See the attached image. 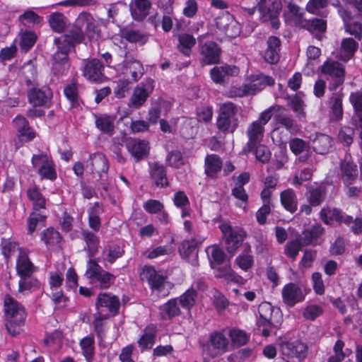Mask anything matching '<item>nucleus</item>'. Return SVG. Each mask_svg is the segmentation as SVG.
<instances>
[{"label": "nucleus", "instance_id": "cd10ccee", "mask_svg": "<svg viewBox=\"0 0 362 362\" xmlns=\"http://www.w3.org/2000/svg\"><path fill=\"white\" fill-rule=\"evenodd\" d=\"M357 47L358 43L353 38H344L337 52V57L343 62H348L353 57Z\"/></svg>", "mask_w": 362, "mask_h": 362}, {"label": "nucleus", "instance_id": "4468645a", "mask_svg": "<svg viewBox=\"0 0 362 362\" xmlns=\"http://www.w3.org/2000/svg\"><path fill=\"white\" fill-rule=\"evenodd\" d=\"M55 45L57 50L52 57L54 61L52 70L54 74L63 75L68 71L69 66L68 54L70 49L66 48V47L59 45V44Z\"/></svg>", "mask_w": 362, "mask_h": 362}, {"label": "nucleus", "instance_id": "9b49d317", "mask_svg": "<svg viewBox=\"0 0 362 362\" xmlns=\"http://www.w3.org/2000/svg\"><path fill=\"white\" fill-rule=\"evenodd\" d=\"M81 71L82 75L90 82H102L105 78L104 66L98 59L85 61Z\"/></svg>", "mask_w": 362, "mask_h": 362}, {"label": "nucleus", "instance_id": "58836bf2", "mask_svg": "<svg viewBox=\"0 0 362 362\" xmlns=\"http://www.w3.org/2000/svg\"><path fill=\"white\" fill-rule=\"evenodd\" d=\"M124 73L129 71L131 75V83L136 82L141 78L144 74V67L141 63L134 59L133 57H130L126 62V65L122 71Z\"/></svg>", "mask_w": 362, "mask_h": 362}, {"label": "nucleus", "instance_id": "864d4df0", "mask_svg": "<svg viewBox=\"0 0 362 362\" xmlns=\"http://www.w3.org/2000/svg\"><path fill=\"white\" fill-rule=\"evenodd\" d=\"M244 151L253 153L256 159L262 163H267L272 156L269 148L267 146L260 144H256L252 151H247V146H245Z\"/></svg>", "mask_w": 362, "mask_h": 362}, {"label": "nucleus", "instance_id": "603ef678", "mask_svg": "<svg viewBox=\"0 0 362 362\" xmlns=\"http://www.w3.org/2000/svg\"><path fill=\"white\" fill-rule=\"evenodd\" d=\"M124 254L123 249L117 245H108L103 251V259L105 262L112 264L115 260L121 257Z\"/></svg>", "mask_w": 362, "mask_h": 362}, {"label": "nucleus", "instance_id": "a18cd8bd", "mask_svg": "<svg viewBox=\"0 0 362 362\" xmlns=\"http://www.w3.org/2000/svg\"><path fill=\"white\" fill-rule=\"evenodd\" d=\"M102 212L103 209L98 202H95L88 211L89 226L95 231H98L100 228L101 222L99 214Z\"/></svg>", "mask_w": 362, "mask_h": 362}, {"label": "nucleus", "instance_id": "0e129e2a", "mask_svg": "<svg viewBox=\"0 0 362 362\" xmlns=\"http://www.w3.org/2000/svg\"><path fill=\"white\" fill-rule=\"evenodd\" d=\"M174 204L176 206L182 209V217H186L189 215V210L187 209V206H189V202L187 196L184 192L180 191L174 195Z\"/></svg>", "mask_w": 362, "mask_h": 362}, {"label": "nucleus", "instance_id": "ddd939ff", "mask_svg": "<svg viewBox=\"0 0 362 362\" xmlns=\"http://www.w3.org/2000/svg\"><path fill=\"white\" fill-rule=\"evenodd\" d=\"M274 82V79L269 76L262 74L255 76L249 83L242 86L243 95H254L267 86H273Z\"/></svg>", "mask_w": 362, "mask_h": 362}, {"label": "nucleus", "instance_id": "774afa93", "mask_svg": "<svg viewBox=\"0 0 362 362\" xmlns=\"http://www.w3.org/2000/svg\"><path fill=\"white\" fill-rule=\"evenodd\" d=\"M1 253L6 259H9L16 251L18 250L20 252V250H23L18 247L16 243L6 238L1 240Z\"/></svg>", "mask_w": 362, "mask_h": 362}, {"label": "nucleus", "instance_id": "6e6552de", "mask_svg": "<svg viewBox=\"0 0 362 362\" xmlns=\"http://www.w3.org/2000/svg\"><path fill=\"white\" fill-rule=\"evenodd\" d=\"M154 81L147 78L145 82L136 86L129 99V106L135 109L142 106L154 89Z\"/></svg>", "mask_w": 362, "mask_h": 362}, {"label": "nucleus", "instance_id": "6ab92c4d", "mask_svg": "<svg viewBox=\"0 0 362 362\" xmlns=\"http://www.w3.org/2000/svg\"><path fill=\"white\" fill-rule=\"evenodd\" d=\"M267 47L264 51V59L269 64L277 63L280 59L281 40L276 36H270L267 41Z\"/></svg>", "mask_w": 362, "mask_h": 362}, {"label": "nucleus", "instance_id": "5701e85b", "mask_svg": "<svg viewBox=\"0 0 362 362\" xmlns=\"http://www.w3.org/2000/svg\"><path fill=\"white\" fill-rule=\"evenodd\" d=\"M152 4L149 0H132L129 5L132 18L141 21L149 14Z\"/></svg>", "mask_w": 362, "mask_h": 362}, {"label": "nucleus", "instance_id": "c756f323", "mask_svg": "<svg viewBox=\"0 0 362 362\" xmlns=\"http://www.w3.org/2000/svg\"><path fill=\"white\" fill-rule=\"evenodd\" d=\"M83 40V35L81 32L76 30H69L64 35L56 37L54 40V44H59L66 47L69 49H71L75 44L80 43Z\"/></svg>", "mask_w": 362, "mask_h": 362}, {"label": "nucleus", "instance_id": "2eb2a0df", "mask_svg": "<svg viewBox=\"0 0 362 362\" xmlns=\"http://www.w3.org/2000/svg\"><path fill=\"white\" fill-rule=\"evenodd\" d=\"M28 100L33 106L49 107L52 98V90L47 86L33 88L28 94Z\"/></svg>", "mask_w": 362, "mask_h": 362}, {"label": "nucleus", "instance_id": "13d9d810", "mask_svg": "<svg viewBox=\"0 0 362 362\" xmlns=\"http://www.w3.org/2000/svg\"><path fill=\"white\" fill-rule=\"evenodd\" d=\"M49 23L54 31L62 33L66 26V18L63 13H53L49 16Z\"/></svg>", "mask_w": 362, "mask_h": 362}, {"label": "nucleus", "instance_id": "f03ea898", "mask_svg": "<svg viewBox=\"0 0 362 362\" xmlns=\"http://www.w3.org/2000/svg\"><path fill=\"white\" fill-rule=\"evenodd\" d=\"M238 108L232 103H223L220 106L216 119V127L224 134H233L238 126Z\"/></svg>", "mask_w": 362, "mask_h": 362}, {"label": "nucleus", "instance_id": "f3484780", "mask_svg": "<svg viewBox=\"0 0 362 362\" xmlns=\"http://www.w3.org/2000/svg\"><path fill=\"white\" fill-rule=\"evenodd\" d=\"M13 124L18 131V136L21 141L28 142L35 137V133L31 129L28 120L21 115L13 119Z\"/></svg>", "mask_w": 362, "mask_h": 362}, {"label": "nucleus", "instance_id": "338daca9", "mask_svg": "<svg viewBox=\"0 0 362 362\" xmlns=\"http://www.w3.org/2000/svg\"><path fill=\"white\" fill-rule=\"evenodd\" d=\"M229 336L233 344L238 347L245 345L249 339V336L247 333L240 329H231L229 332Z\"/></svg>", "mask_w": 362, "mask_h": 362}, {"label": "nucleus", "instance_id": "49530a36", "mask_svg": "<svg viewBox=\"0 0 362 362\" xmlns=\"http://www.w3.org/2000/svg\"><path fill=\"white\" fill-rule=\"evenodd\" d=\"M18 21L25 27L33 28L42 23V18L33 11L27 10L18 16Z\"/></svg>", "mask_w": 362, "mask_h": 362}, {"label": "nucleus", "instance_id": "e433bc0d", "mask_svg": "<svg viewBox=\"0 0 362 362\" xmlns=\"http://www.w3.org/2000/svg\"><path fill=\"white\" fill-rule=\"evenodd\" d=\"M280 200L284 208L291 212L295 213L298 209V199L296 192L292 189L284 190L280 194Z\"/></svg>", "mask_w": 362, "mask_h": 362}, {"label": "nucleus", "instance_id": "4d7b16f0", "mask_svg": "<svg viewBox=\"0 0 362 362\" xmlns=\"http://www.w3.org/2000/svg\"><path fill=\"white\" fill-rule=\"evenodd\" d=\"M196 246L197 245L194 240H187L184 241L180 247V252L181 255L185 257H189V256L193 257L192 264L194 266L198 265Z\"/></svg>", "mask_w": 362, "mask_h": 362}, {"label": "nucleus", "instance_id": "9d476101", "mask_svg": "<svg viewBox=\"0 0 362 362\" xmlns=\"http://www.w3.org/2000/svg\"><path fill=\"white\" fill-rule=\"evenodd\" d=\"M306 294L303 286L296 283L286 284L281 291L283 302L290 307L303 301Z\"/></svg>", "mask_w": 362, "mask_h": 362}, {"label": "nucleus", "instance_id": "dca6fc26", "mask_svg": "<svg viewBox=\"0 0 362 362\" xmlns=\"http://www.w3.org/2000/svg\"><path fill=\"white\" fill-rule=\"evenodd\" d=\"M76 28L83 35L86 33L89 37H93L98 33L96 21L88 13H81L75 22Z\"/></svg>", "mask_w": 362, "mask_h": 362}, {"label": "nucleus", "instance_id": "2f4dec72", "mask_svg": "<svg viewBox=\"0 0 362 362\" xmlns=\"http://www.w3.org/2000/svg\"><path fill=\"white\" fill-rule=\"evenodd\" d=\"M257 324L262 335L268 337L271 333L276 334L281 326L282 320L280 318H259Z\"/></svg>", "mask_w": 362, "mask_h": 362}, {"label": "nucleus", "instance_id": "c9c22d12", "mask_svg": "<svg viewBox=\"0 0 362 362\" xmlns=\"http://www.w3.org/2000/svg\"><path fill=\"white\" fill-rule=\"evenodd\" d=\"M342 98L343 94L337 92L329 99L330 119L332 121H338L342 118Z\"/></svg>", "mask_w": 362, "mask_h": 362}, {"label": "nucleus", "instance_id": "7c9ffc66", "mask_svg": "<svg viewBox=\"0 0 362 362\" xmlns=\"http://www.w3.org/2000/svg\"><path fill=\"white\" fill-rule=\"evenodd\" d=\"M238 69L235 66L225 65L222 66H215L210 71V76L212 81L216 83H222L224 82L227 76H234L238 74Z\"/></svg>", "mask_w": 362, "mask_h": 362}, {"label": "nucleus", "instance_id": "72a5a7b5", "mask_svg": "<svg viewBox=\"0 0 362 362\" xmlns=\"http://www.w3.org/2000/svg\"><path fill=\"white\" fill-rule=\"evenodd\" d=\"M144 334L138 340V344L141 351L151 349L154 345L157 333L156 327L153 325H150L144 329Z\"/></svg>", "mask_w": 362, "mask_h": 362}, {"label": "nucleus", "instance_id": "423d86ee", "mask_svg": "<svg viewBox=\"0 0 362 362\" xmlns=\"http://www.w3.org/2000/svg\"><path fill=\"white\" fill-rule=\"evenodd\" d=\"M321 71L332 79V82L329 83L330 90H336L343 84L345 78V68L341 63L328 59L322 64Z\"/></svg>", "mask_w": 362, "mask_h": 362}, {"label": "nucleus", "instance_id": "f257e3e1", "mask_svg": "<svg viewBox=\"0 0 362 362\" xmlns=\"http://www.w3.org/2000/svg\"><path fill=\"white\" fill-rule=\"evenodd\" d=\"M274 107H270L262 112L258 119L249 124L246 134L248 141L246 144L247 151H252L256 144H260L264 138V126L269 122L273 115Z\"/></svg>", "mask_w": 362, "mask_h": 362}, {"label": "nucleus", "instance_id": "a19ab883", "mask_svg": "<svg viewBox=\"0 0 362 362\" xmlns=\"http://www.w3.org/2000/svg\"><path fill=\"white\" fill-rule=\"evenodd\" d=\"M222 168L221 158L216 154L208 155L205 158V173L211 178L216 177Z\"/></svg>", "mask_w": 362, "mask_h": 362}, {"label": "nucleus", "instance_id": "39448f33", "mask_svg": "<svg viewBox=\"0 0 362 362\" xmlns=\"http://www.w3.org/2000/svg\"><path fill=\"white\" fill-rule=\"evenodd\" d=\"M219 228L226 244V250L233 255L242 245L246 237V233L241 228L232 227L228 223H223Z\"/></svg>", "mask_w": 362, "mask_h": 362}, {"label": "nucleus", "instance_id": "e2e57ef3", "mask_svg": "<svg viewBox=\"0 0 362 362\" xmlns=\"http://www.w3.org/2000/svg\"><path fill=\"white\" fill-rule=\"evenodd\" d=\"M62 237L59 233L52 228H47L41 234V240L47 246H54L60 243Z\"/></svg>", "mask_w": 362, "mask_h": 362}, {"label": "nucleus", "instance_id": "f8f14e48", "mask_svg": "<svg viewBox=\"0 0 362 362\" xmlns=\"http://www.w3.org/2000/svg\"><path fill=\"white\" fill-rule=\"evenodd\" d=\"M285 4L283 16L287 24L300 26L304 21V10L293 3V0H283Z\"/></svg>", "mask_w": 362, "mask_h": 362}, {"label": "nucleus", "instance_id": "09e8293b", "mask_svg": "<svg viewBox=\"0 0 362 362\" xmlns=\"http://www.w3.org/2000/svg\"><path fill=\"white\" fill-rule=\"evenodd\" d=\"M18 282V292L27 293L40 287L38 280L31 276H21Z\"/></svg>", "mask_w": 362, "mask_h": 362}, {"label": "nucleus", "instance_id": "69168bd1", "mask_svg": "<svg viewBox=\"0 0 362 362\" xmlns=\"http://www.w3.org/2000/svg\"><path fill=\"white\" fill-rule=\"evenodd\" d=\"M122 36L129 42L139 43L140 45L145 44L148 40L147 35L134 30H128L123 32Z\"/></svg>", "mask_w": 362, "mask_h": 362}, {"label": "nucleus", "instance_id": "37998d69", "mask_svg": "<svg viewBox=\"0 0 362 362\" xmlns=\"http://www.w3.org/2000/svg\"><path fill=\"white\" fill-rule=\"evenodd\" d=\"M115 119L110 116L101 115L95 116V124L96 127L103 133L112 135L114 133Z\"/></svg>", "mask_w": 362, "mask_h": 362}, {"label": "nucleus", "instance_id": "5fc2aeb1", "mask_svg": "<svg viewBox=\"0 0 362 362\" xmlns=\"http://www.w3.org/2000/svg\"><path fill=\"white\" fill-rule=\"evenodd\" d=\"M20 46L21 48L27 52L30 49L35 43L37 40V35L32 30H28L21 29L20 33Z\"/></svg>", "mask_w": 362, "mask_h": 362}, {"label": "nucleus", "instance_id": "680f3d73", "mask_svg": "<svg viewBox=\"0 0 362 362\" xmlns=\"http://www.w3.org/2000/svg\"><path fill=\"white\" fill-rule=\"evenodd\" d=\"M115 279V276L113 274L103 270L92 280V282L98 284L100 288H107L114 283Z\"/></svg>", "mask_w": 362, "mask_h": 362}, {"label": "nucleus", "instance_id": "4be33fe9", "mask_svg": "<svg viewBox=\"0 0 362 362\" xmlns=\"http://www.w3.org/2000/svg\"><path fill=\"white\" fill-rule=\"evenodd\" d=\"M289 147L291 152L298 156L300 162L306 161L311 156L309 143L302 139L294 137L289 141Z\"/></svg>", "mask_w": 362, "mask_h": 362}, {"label": "nucleus", "instance_id": "0eeeda50", "mask_svg": "<svg viewBox=\"0 0 362 362\" xmlns=\"http://www.w3.org/2000/svg\"><path fill=\"white\" fill-rule=\"evenodd\" d=\"M204 36L199 38L200 63L202 66L219 63L221 54L220 47L214 42H202Z\"/></svg>", "mask_w": 362, "mask_h": 362}, {"label": "nucleus", "instance_id": "ea45409f", "mask_svg": "<svg viewBox=\"0 0 362 362\" xmlns=\"http://www.w3.org/2000/svg\"><path fill=\"white\" fill-rule=\"evenodd\" d=\"M82 239L86 243L85 250H88V256L92 257L95 255L98 250L100 244L99 238L93 232L88 230H82Z\"/></svg>", "mask_w": 362, "mask_h": 362}, {"label": "nucleus", "instance_id": "1a4fd4ad", "mask_svg": "<svg viewBox=\"0 0 362 362\" xmlns=\"http://www.w3.org/2000/svg\"><path fill=\"white\" fill-rule=\"evenodd\" d=\"M140 279L146 281L151 288L158 293H162L165 288V276L158 274L153 266L145 265L140 272Z\"/></svg>", "mask_w": 362, "mask_h": 362}, {"label": "nucleus", "instance_id": "c03bdc74", "mask_svg": "<svg viewBox=\"0 0 362 362\" xmlns=\"http://www.w3.org/2000/svg\"><path fill=\"white\" fill-rule=\"evenodd\" d=\"M83 356L87 362H92L95 354V339L93 336H88L80 341Z\"/></svg>", "mask_w": 362, "mask_h": 362}, {"label": "nucleus", "instance_id": "4c0bfd02", "mask_svg": "<svg viewBox=\"0 0 362 362\" xmlns=\"http://www.w3.org/2000/svg\"><path fill=\"white\" fill-rule=\"evenodd\" d=\"M313 151L319 154H325L329 152L332 146L331 137L324 134H317L312 140Z\"/></svg>", "mask_w": 362, "mask_h": 362}, {"label": "nucleus", "instance_id": "052dcab7", "mask_svg": "<svg viewBox=\"0 0 362 362\" xmlns=\"http://www.w3.org/2000/svg\"><path fill=\"white\" fill-rule=\"evenodd\" d=\"M197 296V291L193 288H189L180 296L179 298V303L182 305L183 309L189 311L195 303Z\"/></svg>", "mask_w": 362, "mask_h": 362}, {"label": "nucleus", "instance_id": "bf43d9fd", "mask_svg": "<svg viewBox=\"0 0 362 362\" xmlns=\"http://www.w3.org/2000/svg\"><path fill=\"white\" fill-rule=\"evenodd\" d=\"M64 93L66 98L71 103V107L72 108L77 107L79 106L78 86L76 83H71L67 84L64 89Z\"/></svg>", "mask_w": 362, "mask_h": 362}, {"label": "nucleus", "instance_id": "a211bd4d", "mask_svg": "<svg viewBox=\"0 0 362 362\" xmlns=\"http://www.w3.org/2000/svg\"><path fill=\"white\" fill-rule=\"evenodd\" d=\"M341 175L345 185H352L358 177L357 165L351 160V158L346 156L341 162Z\"/></svg>", "mask_w": 362, "mask_h": 362}, {"label": "nucleus", "instance_id": "393cba45", "mask_svg": "<svg viewBox=\"0 0 362 362\" xmlns=\"http://www.w3.org/2000/svg\"><path fill=\"white\" fill-rule=\"evenodd\" d=\"M281 8V0H269L267 3L264 2L258 8L261 14V20L266 22L271 18L278 17Z\"/></svg>", "mask_w": 362, "mask_h": 362}, {"label": "nucleus", "instance_id": "7ed1b4c3", "mask_svg": "<svg viewBox=\"0 0 362 362\" xmlns=\"http://www.w3.org/2000/svg\"><path fill=\"white\" fill-rule=\"evenodd\" d=\"M275 110L273 111L274 121L276 127L272 132V139L273 142L278 146L285 144V139L281 134V127H284L289 132L295 131L296 129V122L292 117L286 111V110L280 106H274Z\"/></svg>", "mask_w": 362, "mask_h": 362}, {"label": "nucleus", "instance_id": "f704fd0d", "mask_svg": "<svg viewBox=\"0 0 362 362\" xmlns=\"http://www.w3.org/2000/svg\"><path fill=\"white\" fill-rule=\"evenodd\" d=\"M209 341L217 354H223L228 351L229 341L223 332H214L211 333Z\"/></svg>", "mask_w": 362, "mask_h": 362}, {"label": "nucleus", "instance_id": "473e14b6", "mask_svg": "<svg viewBox=\"0 0 362 362\" xmlns=\"http://www.w3.org/2000/svg\"><path fill=\"white\" fill-rule=\"evenodd\" d=\"M4 308L7 317L27 315L25 308L16 300L7 295L4 298Z\"/></svg>", "mask_w": 362, "mask_h": 362}, {"label": "nucleus", "instance_id": "412c9836", "mask_svg": "<svg viewBox=\"0 0 362 362\" xmlns=\"http://www.w3.org/2000/svg\"><path fill=\"white\" fill-rule=\"evenodd\" d=\"M126 146L136 161L148 156V143L144 140L128 139L126 141Z\"/></svg>", "mask_w": 362, "mask_h": 362}, {"label": "nucleus", "instance_id": "3c124183", "mask_svg": "<svg viewBox=\"0 0 362 362\" xmlns=\"http://www.w3.org/2000/svg\"><path fill=\"white\" fill-rule=\"evenodd\" d=\"M206 252L209 257L211 267H214L215 264L219 265L222 264L226 257L224 252L217 245H211L206 248Z\"/></svg>", "mask_w": 362, "mask_h": 362}, {"label": "nucleus", "instance_id": "79ce46f5", "mask_svg": "<svg viewBox=\"0 0 362 362\" xmlns=\"http://www.w3.org/2000/svg\"><path fill=\"white\" fill-rule=\"evenodd\" d=\"M323 233L324 228L320 224H315L303 231L300 240L305 245L315 244Z\"/></svg>", "mask_w": 362, "mask_h": 362}, {"label": "nucleus", "instance_id": "b1692460", "mask_svg": "<svg viewBox=\"0 0 362 362\" xmlns=\"http://www.w3.org/2000/svg\"><path fill=\"white\" fill-rule=\"evenodd\" d=\"M149 173L153 183L158 187L168 186L167 173L165 166L159 163L149 164Z\"/></svg>", "mask_w": 362, "mask_h": 362}, {"label": "nucleus", "instance_id": "aec40b11", "mask_svg": "<svg viewBox=\"0 0 362 362\" xmlns=\"http://www.w3.org/2000/svg\"><path fill=\"white\" fill-rule=\"evenodd\" d=\"M320 218L326 224H331L333 220L339 223L349 224L352 217L344 214L341 210L336 208L324 207L320 211Z\"/></svg>", "mask_w": 362, "mask_h": 362}, {"label": "nucleus", "instance_id": "c85d7f7f", "mask_svg": "<svg viewBox=\"0 0 362 362\" xmlns=\"http://www.w3.org/2000/svg\"><path fill=\"white\" fill-rule=\"evenodd\" d=\"M96 307L107 308L111 313L116 315L120 307L119 298L107 293H100L97 298Z\"/></svg>", "mask_w": 362, "mask_h": 362}, {"label": "nucleus", "instance_id": "bb28decb", "mask_svg": "<svg viewBox=\"0 0 362 362\" xmlns=\"http://www.w3.org/2000/svg\"><path fill=\"white\" fill-rule=\"evenodd\" d=\"M90 165L93 173H97L100 177L109 170V163L104 154L95 153L90 156Z\"/></svg>", "mask_w": 362, "mask_h": 362}, {"label": "nucleus", "instance_id": "6e6d98bb", "mask_svg": "<svg viewBox=\"0 0 362 362\" xmlns=\"http://www.w3.org/2000/svg\"><path fill=\"white\" fill-rule=\"evenodd\" d=\"M178 49L185 56H189L192 47L195 45V38L189 34H182L179 36Z\"/></svg>", "mask_w": 362, "mask_h": 362}, {"label": "nucleus", "instance_id": "8fccbe9b", "mask_svg": "<svg viewBox=\"0 0 362 362\" xmlns=\"http://www.w3.org/2000/svg\"><path fill=\"white\" fill-rule=\"evenodd\" d=\"M300 27L313 33H324L327 28V23L326 21L317 18L305 19Z\"/></svg>", "mask_w": 362, "mask_h": 362}, {"label": "nucleus", "instance_id": "a878e982", "mask_svg": "<svg viewBox=\"0 0 362 362\" xmlns=\"http://www.w3.org/2000/svg\"><path fill=\"white\" fill-rule=\"evenodd\" d=\"M16 270L20 276H31L35 272V267L25 250H20L16 262Z\"/></svg>", "mask_w": 362, "mask_h": 362}, {"label": "nucleus", "instance_id": "20e7f679", "mask_svg": "<svg viewBox=\"0 0 362 362\" xmlns=\"http://www.w3.org/2000/svg\"><path fill=\"white\" fill-rule=\"evenodd\" d=\"M276 344L284 356L296 358L300 361L304 360L308 356L307 344L299 339L291 341L288 336H283L277 339Z\"/></svg>", "mask_w": 362, "mask_h": 362}, {"label": "nucleus", "instance_id": "de8ad7c7", "mask_svg": "<svg viewBox=\"0 0 362 362\" xmlns=\"http://www.w3.org/2000/svg\"><path fill=\"white\" fill-rule=\"evenodd\" d=\"M325 193V187L324 185L310 187L308 197L309 204L313 206H320L324 200Z\"/></svg>", "mask_w": 362, "mask_h": 362}]
</instances>
